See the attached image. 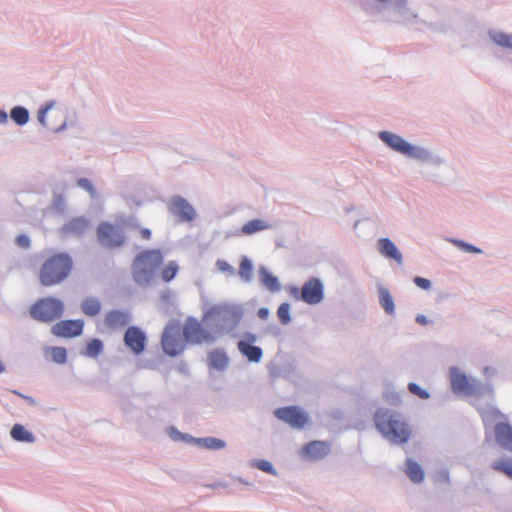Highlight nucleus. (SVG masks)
Instances as JSON below:
<instances>
[{
  "mask_svg": "<svg viewBox=\"0 0 512 512\" xmlns=\"http://www.w3.org/2000/svg\"><path fill=\"white\" fill-rule=\"evenodd\" d=\"M374 423L381 435L395 444L407 443L412 436V428L400 413L381 408L374 415Z\"/></svg>",
  "mask_w": 512,
  "mask_h": 512,
  "instance_id": "nucleus-1",
  "label": "nucleus"
},
{
  "mask_svg": "<svg viewBox=\"0 0 512 512\" xmlns=\"http://www.w3.org/2000/svg\"><path fill=\"white\" fill-rule=\"evenodd\" d=\"M163 261L164 256L159 249H149L140 252L132 264L134 281L141 286L150 284Z\"/></svg>",
  "mask_w": 512,
  "mask_h": 512,
  "instance_id": "nucleus-2",
  "label": "nucleus"
},
{
  "mask_svg": "<svg viewBox=\"0 0 512 512\" xmlns=\"http://www.w3.org/2000/svg\"><path fill=\"white\" fill-rule=\"evenodd\" d=\"M73 260L67 253H58L47 258L41 266L39 280L43 286L61 283L71 273Z\"/></svg>",
  "mask_w": 512,
  "mask_h": 512,
  "instance_id": "nucleus-3",
  "label": "nucleus"
},
{
  "mask_svg": "<svg viewBox=\"0 0 512 512\" xmlns=\"http://www.w3.org/2000/svg\"><path fill=\"white\" fill-rule=\"evenodd\" d=\"M63 303L53 297L39 299L30 308L31 316L41 322H52L63 314Z\"/></svg>",
  "mask_w": 512,
  "mask_h": 512,
  "instance_id": "nucleus-4",
  "label": "nucleus"
},
{
  "mask_svg": "<svg viewBox=\"0 0 512 512\" xmlns=\"http://www.w3.org/2000/svg\"><path fill=\"white\" fill-rule=\"evenodd\" d=\"M241 318V312L227 304L215 305L209 308L204 316L203 321L216 324L220 328L226 327L227 325L235 326Z\"/></svg>",
  "mask_w": 512,
  "mask_h": 512,
  "instance_id": "nucleus-5",
  "label": "nucleus"
},
{
  "mask_svg": "<svg viewBox=\"0 0 512 512\" xmlns=\"http://www.w3.org/2000/svg\"><path fill=\"white\" fill-rule=\"evenodd\" d=\"M186 340L179 322H170L164 329L161 337V345L169 356H177L186 347Z\"/></svg>",
  "mask_w": 512,
  "mask_h": 512,
  "instance_id": "nucleus-6",
  "label": "nucleus"
},
{
  "mask_svg": "<svg viewBox=\"0 0 512 512\" xmlns=\"http://www.w3.org/2000/svg\"><path fill=\"white\" fill-rule=\"evenodd\" d=\"M379 137L393 150L408 157L425 159L428 156V153L425 150L412 146L411 144L406 142L402 137L391 132H380Z\"/></svg>",
  "mask_w": 512,
  "mask_h": 512,
  "instance_id": "nucleus-7",
  "label": "nucleus"
},
{
  "mask_svg": "<svg viewBox=\"0 0 512 512\" xmlns=\"http://www.w3.org/2000/svg\"><path fill=\"white\" fill-rule=\"evenodd\" d=\"M181 328L183 336L189 344L209 343L215 340L212 333L195 318L188 317Z\"/></svg>",
  "mask_w": 512,
  "mask_h": 512,
  "instance_id": "nucleus-8",
  "label": "nucleus"
},
{
  "mask_svg": "<svg viewBox=\"0 0 512 512\" xmlns=\"http://www.w3.org/2000/svg\"><path fill=\"white\" fill-rule=\"evenodd\" d=\"M97 237L100 244L107 248L120 247L125 242L123 231L108 222H103L98 226Z\"/></svg>",
  "mask_w": 512,
  "mask_h": 512,
  "instance_id": "nucleus-9",
  "label": "nucleus"
},
{
  "mask_svg": "<svg viewBox=\"0 0 512 512\" xmlns=\"http://www.w3.org/2000/svg\"><path fill=\"white\" fill-rule=\"evenodd\" d=\"M274 415L293 428L302 429L308 423V415L297 406L281 407L274 411Z\"/></svg>",
  "mask_w": 512,
  "mask_h": 512,
  "instance_id": "nucleus-10",
  "label": "nucleus"
},
{
  "mask_svg": "<svg viewBox=\"0 0 512 512\" xmlns=\"http://www.w3.org/2000/svg\"><path fill=\"white\" fill-rule=\"evenodd\" d=\"M324 297L322 282L315 277L307 280L300 291V299L309 305L320 303Z\"/></svg>",
  "mask_w": 512,
  "mask_h": 512,
  "instance_id": "nucleus-11",
  "label": "nucleus"
},
{
  "mask_svg": "<svg viewBox=\"0 0 512 512\" xmlns=\"http://www.w3.org/2000/svg\"><path fill=\"white\" fill-rule=\"evenodd\" d=\"M125 346L135 355H140L146 347V335L143 330L137 326H130L124 333Z\"/></svg>",
  "mask_w": 512,
  "mask_h": 512,
  "instance_id": "nucleus-12",
  "label": "nucleus"
},
{
  "mask_svg": "<svg viewBox=\"0 0 512 512\" xmlns=\"http://www.w3.org/2000/svg\"><path fill=\"white\" fill-rule=\"evenodd\" d=\"M83 326L82 320H63L52 327V333L59 337H76L81 335Z\"/></svg>",
  "mask_w": 512,
  "mask_h": 512,
  "instance_id": "nucleus-13",
  "label": "nucleus"
},
{
  "mask_svg": "<svg viewBox=\"0 0 512 512\" xmlns=\"http://www.w3.org/2000/svg\"><path fill=\"white\" fill-rule=\"evenodd\" d=\"M256 341L254 334H247L243 340L237 344L238 350L251 362H259L263 356L262 349L253 345Z\"/></svg>",
  "mask_w": 512,
  "mask_h": 512,
  "instance_id": "nucleus-14",
  "label": "nucleus"
},
{
  "mask_svg": "<svg viewBox=\"0 0 512 512\" xmlns=\"http://www.w3.org/2000/svg\"><path fill=\"white\" fill-rule=\"evenodd\" d=\"M450 381L455 393L472 394L475 390L474 384L456 367L450 369Z\"/></svg>",
  "mask_w": 512,
  "mask_h": 512,
  "instance_id": "nucleus-15",
  "label": "nucleus"
},
{
  "mask_svg": "<svg viewBox=\"0 0 512 512\" xmlns=\"http://www.w3.org/2000/svg\"><path fill=\"white\" fill-rule=\"evenodd\" d=\"M170 211L182 222L192 221L195 218L194 208L182 197L173 198Z\"/></svg>",
  "mask_w": 512,
  "mask_h": 512,
  "instance_id": "nucleus-16",
  "label": "nucleus"
},
{
  "mask_svg": "<svg viewBox=\"0 0 512 512\" xmlns=\"http://www.w3.org/2000/svg\"><path fill=\"white\" fill-rule=\"evenodd\" d=\"M329 452L330 444L318 440L309 442L301 450V454L310 460H320L327 456Z\"/></svg>",
  "mask_w": 512,
  "mask_h": 512,
  "instance_id": "nucleus-17",
  "label": "nucleus"
},
{
  "mask_svg": "<svg viewBox=\"0 0 512 512\" xmlns=\"http://www.w3.org/2000/svg\"><path fill=\"white\" fill-rule=\"evenodd\" d=\"M90 227V222L84 217H76L66 222L61 231L67 236H81Z\"/></svg>",
  "mask_w": 512,
  "mask_h": 512,
  "instance_id": "nucleus-18",
  "label": "nucleus"
},
{
  "mask_svg": "<svg viewBox=\"0 0 512 512\" xmlns=\"http://www.w3.org/2000/svg\"><path fill=\"white\" fill-rule=\"evenodd\" d=\"M104 322L111 329L122 328L128 324L129 314L122 310H111L106 313Z\"/></svg>",
  "mask_w": 512,
  "mask_h": 512,
  "instance_id": "nucleus-19",
  "label": "nucleus"
},
{
  "mask_svg": "<svg viewBox=\"0 0 512 512\" xmlns=\"http://www.w3.org/2000/svg\"><path fill=\"white\" fill-rule=\"evenodd\" d=\"M497 442L506 450L512 451V426L498 423L494 429Z\"/></svg>",
  "mask_w": 512,
  "mask_h": 512,
  "instance_id": "nucleus-20",
  "label": "nucleus"
},
{
  "mask_svg": "<svg viewBox=\"0 0 512 512\" xmlns=\"http://www.w3.org/2000/svg\"><path fill=\"white\" fill-rule=\"evenodd\" d=\"M229 364L227 353L223 349H215L208 354V365L210 369L223 371Z\"/></svg>",
  "mask_w": 512,
  "mask_h": 512,
  "instance_id": "nucleus-21",
  "label": "nucleus"
},
{
  "mask_svg": "<svg viewBox=\"0 0 512 512\" xmlns=\"http://www.w3.org/2000/svg\"><path fill=\"white\" fill-rule=\"evenodd\" d=\"M378 246L379 251L383 256L394 259L399 264L402 263V254L389 238L379 239Z\"/></svg>",
  "mask_w": 512,
  "mask_h": 512,
  "instance_id": "nucleus-22",
  "label": "nucleus"
},
{
  "mask_svg": "<svg viewBox=\"0 0 512 512\" xmlns=\"http://www.w3.org/2000/svg\"><path fill=\"white\" fill-rule=\"evenodd\" d=\"M406 474L415 483H420L424 479L422 468L412 459L406 461Z\"/></svg>",
  "mask_w": 512,
  "mask_h": 512,
  "instance_id": "nucleus-23",
  "label": "nucleus"
},
{
  "mask_svg": "<svg viewBox=\"0 0 512 512\" xmlns=\"http://www.w3.org/2000/svg\"><path fill=\"white\" fill-rule=\"evenodd\" d=\"M81 310L87 316H96L101 311V302L93 297L86 298L81 304Z\"/></svg>",
  "mask_w": 512,
  "mask_h": 512,
  "instance_id": "nucleus-24",
  "label": "nucleus"
},
{
  "mask_svg": "<svg viewBox=\"0 0 512 512\" xmlns=\"http://www.w3.org/2000/svg\"><path fill=\"white\" fill-rule=\"evenodd\" d=\"M11 437L19 442H34L35 438L31 432L25 429L21 424H15L11 429Z\"/></svg>",
  "mask_w": 512,
  "mask_h": 512,
  "instance_id": "nucleus-25",
  "label": "nucleus"
},
{
  "mask_svg": "<svg viewBox=\"0 0 512 512\" xmlns=\"http://www.w3.org/2000/svg\"><path fill=\"white\" fill-rule=\"evenodd\" d=\"M270 227L268 223L261 219H253L245 223L241 232L245 235H251L259 231L266 230Z\"/></svg>",
  "mask_w": 512,
  "mask_h": 512,
  "instance_id": "nucleus-26",
  "label": "nucleus"
},
{
  "mask_svg": "<svg viewBox=\"0 0 512 512\" xmlns=\"http://www.w3.org/2000/svg\"><path fill=\"white\" fill-rule=\"evenodd\" d=\"M260 277L262 284L270 291L274 292L279 290L280 285L278 279L268 272L265 268L260 271Z\"/></svg>",
  "mask_w": 512,
  "mask_h": 512,
  "instance_id": "nucleus-27",
  "label": "nucleus"
},
{
  "mask_svg": "<svg viewBox=\"0 0 512 512\" xmlns=\"http://www.w3.org/2000/svg\"><path fill=\"white\" fill-rule=\"evenodd\" d=\"M379 300L383 309L388 314H393L395 310L394 300L387 289H380L379 291Z\"/></svg>",
  "mask_w": 512,
  "mask_h": 512,
  "instance_id": "nucleus-28",
  "label": "nucleus"
},
{
  "mask_svg": "<svg viewBox=\"0 0 512 512\" xmlns=\"http://www.w3.org/2000/svg\"><path fill=\"white\" fill-rule=\"evenodd\" d=\"M197 444L211 450H219L225 447V442L221 439L206 437L196 440Z\"/></svg>",
  "mask_w": 512,
  "mask_h": 512,
  "instance_id": "nucleus-29",
  "label": "nucleus"
},
{
  "mask_svg": "<svg viewBox=\"0 0 512 512\" xmlns=\"http://www.w3.org/2000/svg\"><path fill=\"white\" fill-rule=\"evenodd\" d=\"M10 116L12 120L18 125H24L28 122L29 113L27 109L17 106L11 110Z\"/></svg>",
  "mask_w": 512,
  "mask_h": 512,
  "instance_id": "nucleus-30",
  "label": "nucleus"
},
{
  "mask_svg": "<svg viewBox=\"0 0 512 512\" xmlns=\"http://www.w3.org/2000/svg\"><path fill=\"white\" fill-rule=\"evenodd\" d=\"M46 354L58 364H64L67 360V352L63 347H51L47 349Z\"/></svg>",
  "mask_w": 512,
  "mask_h": 512,
  "instance_id": "nucleus-31",
  "label": "nucleus"
},
{
  "mask_svg": "<svg viewBox=\"0 0 512 512\" xmlns=\"http://www.w3.org/2000/svg\"><path fill=\"white\" fill-rule=\"evenodd\" d=\"M179 271V266L175 261H170L162 270L161 278L164 282H170L175 278Z\"/></svg>",
  "mask_w": 512,
  "mask_h": 512,
  "instance_id": "nucleus-32",
  "label": "nucleus"
},
{
  "mask_svg": "<svg viewBox=\"0 0 512 512\" xmlns=\"http://www.w3.org/2000/svg\"><path fill=\"white\" fill-rule=\"evenodd\" d=\"M52 107H53V104L51 103V104H47L45 106V108L41 109L38 114V120L43 126L51 129L52 131L57 132L64 128V124H61L60 126H54L46 121V115L52 109Z\"/></svg>",
  "mask_w": 512,
  "mask_h": 512,
  "instance_id": "nucleus-33",
  "label": "nucleus"
},
{
  "mask_svg": "<svg viewBox=\"0 0 512 512\" xmlns=\"http://www.w3.org/2000/svg\"><path fill=\"white\" fill-rule=\"evenodd\" d=\"M103 350V343L99 339H92L86 345L85 354L90 357L98 356Z\"/></svg>",
  "mask_w": 512,
  "mask_h": 512,
  "instance_id": "nucleus-34",
  "label": "nucleus"
},
{
  "mask_svg": "<svg viewBox=\"0 0 512 512\" xmlns=\"http://www.w3.org/2000/svg\"><path fill=\"white\" fill-rule=\"evenodd\" d=\"M253 267L251 261L244 257L240 262L239 275L245 281H250L252 278Z\"/></svg>",
  "mask_w": 512,
  "mask_h": 512,
  "instance_id": "nucleus-35",
  "label": "nucleus"
},
{
  "mask_svg": "<svg viewBox=\"0 0 512 512\" xmlns=\"http://www.w3.org/2000/svg\"><path fill=\"white\" fill-rule=\"evenodd\" d=\"M492 468L496 471L503 472L509 477H512V460L504 459L495 461L492 464Z\"/></svg>",
  "mask_w": 512,
  "mask_h": 512,
  "instance_id": "nucleus-36",
  "label": "nucleus"
},
{
  "mask_svg": "<svg viewBox=\"0 0 512 512\" xmlns=\"http://www.w3.org/2000/svg\"><path fill=\"white\" fill-rule=\"evenodd\" d=\"M277 316L280 322L284 325L291 321L290 318V305L288 303H282L277 310Z\"/></svg>",
  "mask_w": 512,
  "mask_h": 512,
  "instance_id": "nucleus-37",
  "label": "nucleus"
},
{
  "mask_svg": "<svg viewBox=\"0 0 512 512\" xmlns=\"http://www.w3.org/2000/svg\"><path fill=\"white\" fill-rule=\"evenodd\" d=\"M492 39L500 46L512 48V36L508 34L494 33Z\"/></svg>",
  "mask_w": 512,
  "mask_h": 512,
  "instance_id": "nucleus-38",
  "label": "nucleus"
},
{
  "mask_svg": "<svg viewBox=\"0 0 512 512\" xmlns=\"http://www.w3.org/2000/svg\"><path fill=\"white\" fill-rule=\"evenodd\" d=\"M408 389L412 394L416 395L420 399H428L429 398V393L415 383H409Z\"/></svg>",
  "mask_w": 512,
  "mask_h": 512,
  "instance_id": "nucleus-39",
  "label": "nucleus"
},
{
  "mask_svg": "<svg viewBox=\"0 0 512 512\" xmlns=\"http://www.w3.org/2000/svg\"><path fill=\"white\" fill-rule=\"evenodd\" d=\"M255 467H257L259 470L264 471L266 473L275 475L276 471L273 467V465L266 460H259L255 463Z\"/></svg>",
  "mask_w": 512,
  "mask_h": 512,
  "instance_id": "nucleus-40",
  "label": "nucleus"
},
{
  "mask_svg": "<svg viewBox=\"0 0 512 512\" xmlns=\"http://www.w3.org/2000/svg\"><path fill=\"white\" fill-rule=\"evenodd\" d=\"M216 266L221 272L229 273V274L234 273L233 267L228 262H226L224 260H218L216 263Z\"/></svg>",
  "mask_w": 512,
  "mask_h": 512,
  "instance_id": "nucleus-41",
  "label": "nucleus"
},
{
  "mask_svg": "<svg viewBox=\"0 0 512 512\" xmlns=\"http://www.w3.org/2000/svg\"><path fill=\"white\" fill-rule=\"evenodd\" d=\"M77 184H78V186H80L83 189H85L86 191H88L90 194L93 195L95 193L93 185L91 184V182L88 179L80 178V179H78Z\"/></svg>",
  "mask_w": 512,
  "mask_h": 512,
  "instance_id": "nucleus-42",
  "label": "nucleus"
},
{
  "mask_svg": "<svg viewBox=\"0 0 512 512\" xmlns=\"http://www.w3.org/2000/svg\"><path fill=\"white\" fill-rule=\"evenodd\" d=\"M414 283L418 287H420L422 289H425V290H427V289H429L431 287V282L428 279L422 278V277H419V276L414 278Z\"/></svg>",
  "mask_w": 512,
  "mask_h": 512,
  "instance_id": "nucleus-43",
  "label": "nucleus"
},
{
  "mask_svg": "<svg viewBox=\"0 0 512 512\" xmlns=\"http://www.w3.org/2000/svg\"><path fill=\"white\" fill-rule=\"evenodd\" d=\"M16 244L22 248H28L30 246V239L26 235H19L16 238Z\"/></svg>",
  "mask_w": 512,
  "mask_h": 512,
  "instance_id": "nucleus-44",
  "label": "nucleus"
},
{
  "mask_svg": "<svg viewBox=\"0 0 512 512\" xmlns=\"http://www.w3.org/2000/svg\"><path fill=\"white\" fill-rule=\"evenodd\" d=\"M140 235L143 239L149 240L151 238V231L148 228H141Z\"/></svg>",
  "mask_w": 512,
  "mask_h": 512,
  "instance_id": "nucleus-45",
  "label": "nucleus"
},
{
  "mask_svg": "<svg viewBox=\"0 0 512 512\" xmlns=\"http://www.w3.org/2000/svg\"><path fill=\"white\" fill-rule=\"evenodd\" d=\"M258 316L263 320L267 319L269 316V310L267 308H260L258 310Z\"/></svg>",
  "mask_w": 512,
  "mask_h": 512,
  "instance_id": "nucleus-46",
  "label": "nucleus"
},
{
  "mask_svg": "<svg viewBox=\"0 0 512 512\" xmlns=\"http://www.w3.org/2000/svg\"><path fill=\"white\" fill-rule=\"evenodd\" d=\"M461 245L463 247H465L466 251H469V252H473V253H478L480 252V249L470 245V244H465V243H461Z\"/></svg>",
  "mask_w": 512,
  "mask_h": 512,
  "instance_id": "nucleus-47",
  "label": "nucleus"
},
{
  "mask_svg": "<svg viewBox=\"0 0 512 512\" xmlns=\"http://www.w3.org/2000/svg\"><path fill=\"white\" fill-rule=\"evenodd\" d=\"M416 321L421 325H426L428 323V320L424 315H418L416 317Z\"/></svg>",
  "mask_w": 512,
  "mask_h": 512,
  "instance_id": "nucleus-48",
  "label": "nucleus"
},
{
  "mask_svg": "<svg viewBox=\"0 0 512 512\" xmlns=\"http://www.w3.org/2000/svg\"><path fill=\"white\" fill-rule=\"evenodd\" d=\"M7 119V115L4 112L0 111V122H4Z\"/></svg>",
  "mask_w": 512,
  "mask_h": 512,
  "instance_id": "nucleus-49",
  "label": "nucleus"
},
{
  "mask_svg": "<svg viewBox=\"0 0 512 512\" xmlns=\"http://www.w3.org/2000/svg\"><path fill=\"white\" fill-rule=\"evenodd\" d=\"M4 365L0 362V373H2L4 371Z\"/></svg>",
  "mask_w": 512,
  "mask_h": 512,
  "instance_id": "nucleus-50",
  "label": "nucleus"
},
{
  "mask_svg": "<svg viewBox=\"0 0 512 512\" xmlns=\"http://www.w3.org/2000/svg\"><path fill=\"white\" fill-rule=\"evenodd\" d=\"M292 292H293L294 294H297L299 291H298V289L294 288V289L292 290Z\"/></svg>",
  "mask_w": 512,
  "mask_h": 512,
  "instance_id": "nucleus-51",
  "label": "nucleus"
},
{
  "mask_svg": "<svg viewBox=\"0 0 512 512\" xmlns=\"http://www.w3.org/2000/svg\"><path fill=\"white\" fill-rule=\"evenodd\" d=\"M13 392H14V394H17V395L21 396V394L18 393L17 391H13Z\"/></svg>",
  "mask_w": 512,
  "mask_h": 512,
  "instance_id": "nucleus-52",
  "label": "nucleus"
}]
</instances>
